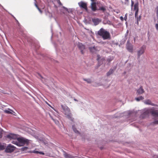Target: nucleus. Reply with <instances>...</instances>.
<instances>
[{
	"mask_svg": "<svg viewBox=\"0 0 158 158\" xmlns=\"http://www.w3.org/2000/svg\"><path fill=\"white\" fill-rule=\"evenodd\" d=\"M11 143L18 146H23L25 145H27L29 143V140L23 137H18L16 140H13Z\"/></svg>",
	"mask_w": 158,
	"mask_h": 158,
	"instance_id": "f257e3e1",
	"label": "nucleus"
},
{
	"mask_svg": "<svg viewBox=\"0 0 158 158\" xmlns=\"http://www.w3.org/2000/svg\"><path fill=\"white\" fill-rule=\"evenodd\" d=\"M151 114L154 117V118L156 120L154 123L156 124H158V120H157L158 118V111L157 110H155L154 108L149 109L143 113L144 115H147Z\"/></svg>",
	"mask_w": 158,
	"mask_h": 158,
	"instance_id": "f03ea898",
	"label": "nucleus"
},
{
	"mask_svg": "<svg viewBox=\"0 0 158 158\" xmlns=\"http://www.w3.org/2000/svg\"><path fill=\"white\" fill-rule=\"evenodd\" d=\"M98 34L102 37L103 40H106L110 38V33L103 28H101L98 31Z\"/></svg>",
	"mask_w": 158,
	"mask_h": 158,
	"instance_id": "7ed1b4c3",
	"label": "nucleus"
},
{
	"mask_svg": "<svg viewBox=\"0 0 158 158\" xmlns=\"http://www.w3.org/2000/svg\"><path fill=\"white\" fill-rule=\"evenodd\" d=\"M61 107L63 110L64 114L66 115V117L69 119H71L72 114L70 112L69 108L67 106H64L62 105H61Z\"/></svg>",
	"mask_w": 158,
	"mask_h": 158,
	"instance_id": "20e7f679",
	"label": "nucleus"
},
{
	"mask_svg": "<svg viewBox=\"0 0 158 158\" xmlns=\"http://www.w3.org/2000/svg\"><path fill=\"white\" fill-rule=\"evenodd\" d=\"M15 147L10 144L6 147L5 152L7 153H11L13 152L15 149Z\"/></svg>",
	"mask_w": 158,
	"mask_h": 158,
	"instance_id": "39448f33",
	"label": "nucleus"
},
{
	"mask_svg": "<svg viewBox=\"0 0 158 158\" xmlns=\"http://www.w3.org/2000/svg\"><path fill=\"white\" fill-rule=\"evenodd\" d=\"M18 135L10 133L6 136V137L10 140L13 139V140H16L18 138Z\"/></svg>",
	"mask_w": 158,
	"mask_h": 158,
	"instance_id": "423d86ee",
	"label": "nucleus"
},
{
	"mask_svg": "<svg viewBox=\"0 0 158 158\" xmlns=\"http://www.w3.org/2000/svg\"><path fill=\"white\" fill-rule=\"evenodd\" d=\"M146 48V46L143 45L140 48V50L138 51L137 55L139 58L144 53Z\"/></svg>",
	"mask_w": 158,
	"mask_h": 158,
	"instance_id": "0eeeda50",
	"label": "nucleus"
},
{
	"mask_svg": "<svg viewBox=\"0 0 158 158\" xmlns=\"http://www.w3.org/2000/svg\"><path fill=\"white\" fill-rule=\"evenodd\" d=\"M78 5L80 7L85 9L86 11H87L88 8L86 3L81 1L78 3Z\"/></svg>",
	"mask_w": 158,
	"mask_h": 158,
	"instance_id": "6e6552de",
	"label": "nucleus"
},
{
	"mask_svg": "<svg viewBox=\"0 0 158 158\" xmlns=\"http://www.w3.org/2000/svg\"><path fill=\"white\" fill-rule=\"evenodd\" d=\"M155 11L156 13V17L154 18V21L155 23H156V22H157L156 24V27L157 30L158 29V23H157L158 22V6L156 7L155 9Z\"/></svg>",
	"mask_w": 158,
	"mask_h": 158,
	"instance_id": "1a4fd4ad",
	"label": "nucleus"
},
{
	"mask_svg": "<svg viewBox=\"0 0 158 158\" xmlns=\"http://www.w3.org/2000/svg\"><path fill=\"white\" fill-rule=\"evenodd\" d=\"M134 10L135 11V18L138 16L139 12V4L138 3H136L135 4L134 6Z\"/></svg>",
	"mask_w": 158,
	"mask_h": 158,
	"instance_id": "9d476101",
	"label": "nucleus"
},
{
	"mask_svg": "<svg viewBox=\"0 0 158 158\" xmlns=\"http://www.w3.org/2000/svg\"><path fill=\"white\" fill-rule=\"evenodd\" d=\"M96 4V3L95 1L92 2L91 4V8L92 10L93 11H95L98 10L97 8Z\"/></svg>",
	"mask_w": 158,
	"mask_h": 158,
	"instance_id": "9b49d317",
	"label": "nucleus"
},
{
	"mask_svg": "<svg viewBox=\"0 0 158 158\" xmlns=\"http://www.w3.org/2000/svg\"><path fill=\"white\" fill-rule=\"evenodd\" d=\"M145 91L143 88V87L141 86L139 89L137 90L136 94L137 95L142 94Z\"/></svg>",
	"mask_w": 158,
	"mask_h": 158,
	"instance_id": "f8f14e48",
	"label": "nucleus"
},
{
	"mask_svg": "<svg viewBox=\"0 0 158 158\" xmlns=\"http://www.w3.org/2000/svg\"><path fill=\"white\" fill-rule=\"evenodd\" d=\"M78 46L79 49L81 50V52L82 54H83V50L85 49V46L82 43H79L78 45Z\"/></svg>",
	"mask_w": 158,
	"mask_h": 158,
	"instance_id": "ddd939ff",
	"label": "nucleus"
},
{
	"mask_svg": "<svg viewBox=\"0 0 158 158\" xmlns=\"http://www.w3.org/2000/svg\"><path fill=\"white\" fill-rule=\"evenodd\" d=\"M92 21L95 25H98L101 21L98 19H92Z\"/></svg>",
	"mask_w": 158,
	"mask_h": 158,
	"instance_id": "4468645a",
	"label": "nucleus"
},
{
	"mask_svg": "<svg viewBox=\"0 0 158 158\" xmlns=\"http://www.w3.org/2000/svg\"><path fill=\"white\" fill-rule=\"evenodd\" d=\"M127 49L129 52H132L133 51V47L131 45L128 44L127 45Z\"/></svg>",
	"mask_w": 158,
	"mask_h": 158,
	"instance_id": "2eb2a0df",
	"label": "nucleus"
},
{
	"mask_svg": "<svg viewBox=\"0 0 158 158\" xmlns=\"http://www.w3.org/2000/svg\"><path fill=\"white\" fill-rule=\"evenodd\" d=\"M64 156L65 158H74V156L68 154L66 153H64Z\"/></svg>",
	"mask_w": 158,
	"mask_h": 158,
	"instance_id": "dca6fc26",
	"label": "nucleus"
},
{
	"mask_svg": "<svg viewBox=\"0 0 158 158\" xmlns=\"http://www.w3.org/2000/svg\"><path fill=\"white\" fill-rule=\"evenodd\" d=\"M144 103L146 104L150 105L152 106L154 105V104L151 102V101L149 99L145 100L144 102Z\"/></svg>",
	"mask_w": 158,
	"mask_h": 158,
	"instance_id": "f3484780",
	"label": "nucleus"
},
{
	"mask_svg": "<svg viewBox=\"0 0 158 158\" xmlns=\"http://www.w3.org/2000/svg\"><path fill=\"white\" fill-rule=\"evenodd\" d=\"M144 98L142 96H140L138 97L135 98V99L138 102L139 101L141 100H143L144 99Z\"/></svg>",
	"mask_w": 158,
	"mask_h": 158,
	"instance_id": "a211bd4d",
	"label": "nucleus"
},
{
	"mask_svg": "<svg viewBox=\"0 0 158 158\" xmlns=\"http://www.w3.org/2000/svg\"><path fill=\"white\" fill-rule=\"evenodd\" d=\"M114 72V70L113 69H111L107 73V76H109L110 75V74H112Z\"/></svg>",
	"mask_w": 158,
	"mask_h": 158,
	"instance_id": "6ab92c4d",
	"label": "nucleus"
},
{
	"mask_svg": "<svg viewBox=\"0 0 158 158\" xmlns=\"http://www.w3.org/2000/svg\"><path fill=\"white\" fill-rule=\"evenodd\" d=\"M98 10H101L103 12H104L106 11V9L105 7L102 6L100 7L99 9H98Z\"/></svg>",
	"mask_w": 158,
	"mask_h": 158,
	"instance_id": "aec40b11",
	"label": "nucleus"
},
{
	"mask_svg": "<svg viewBox=\"0 0 158 158\" xmlns=\"http://www.w3.org/2000/svg\"><path fill=\"white\" fill-rule=\"evenodd\" d=\"M39 152L38 151H36L35 150H34L33 151H29L28 152L31 153H36V154H38L39 153Z\"/></svg>",
	"mask_w": 158,
	"mask_h": 158,
	"instance_id": "412c9836",
	"label": "nucleus"
},
{
	"mask_svg": "<svg viewBox=\"0 0 158 158\" xmlns=\"http://www.w3.org/2000/svg\"><path fill=\"white\" fill-rule=\"evenodd\" d=\"M113 60V57H110L108 58L107 60V61L110 63L111 61Z\"/></svg>",
	"mask_w": 158,
	"mask_h": 158,
	"instance_id": "4be33fe9",
	"label": "nucleus"
},
{
	"mask_svg": "<svg viewBox=\"0 0 158 158\" xmlns=\"http://www.w3.org/2000/svg\"><path fill=\"white\" fill-rule=\"evenodd\" d=\"M136 18L137 19V24H139L138 22H139V21L140 20V19H141V16H139V17H138L137 16V17H136Z\"/></svg>",
	"mask_w": 158,
	"mask_h": 158,
	"instance_id": "5701e85b",
	"label": "nucleus"
},
{
	"mask_svg": "<svg viewBox=\"0 0 158 158\" xmlns=\"http://www.w3.org/2000/svg\"><path fill=\"white\" fill-rule=\"evenodd\" d=\"M73 131L75 132V133H80L79 132L77 131V129L75 128L73 126Z\"/></svg>",
	"mask_w": 158,
	"mask_h": 158,
	"instance_id": "b1692460",
	"label": "nucleus"
},
{
	"mask_svg": "<svg viewBox=\"0 0 158 158\" xmlns=\"http://www.w3.org/2000/svg\"><path fill=\"white\" fill-rule=\"evenodd\" d=\"M84 80L86 81L88 83H90L91 82V81L90 79H84Z\"/></svg>",
	"mask_w": 158,
	"mask_h": 158,
	"instance_id": "393cba45",
	"label": "nucleus"
},
{
	"mask_svg": "<svg viewBox=\"0 0 158 158\" xmlns=\"http://www.w3.org/2000/svg\"><path fill=\"white\" fill-rule=\"evenodd\" d=\"M4 149V146L3 145L0 144V150H3Z\"/></svg>",
	"mask_w": 158,
	"mask_h": 158,
	"instance_id": "a878e982",
	"label": "nucleus"
},
{
	"mask_svg": "<svg viewBox=\"0 0 158 158\" xmlns=\"http://www.w3.org/2000/svg\"><path fill=\"white\" fill-rule=\"evenodd\" d=\"M89 49L90 50V51L91 52H93V50H95V48L94 47H90L89 48Z\"/></svg>",
	"mask_w": 158,
	"mask_h": 158,
	"instance_id": "bb28decb",
	"label": "nucleus"
},
{
	"mask_svg": "<svg viewBox=\"0 0 158 158\" xmlns=\"http://www.w3.org/2000/svg\"><path fill=\"white\" fill-rule=\"evenodd\" d=\"M4 112L8 114H12V113L10 111L7 110H4Z\"/></svg>",
	"mask_w": 158,
	"mask_h": 158,
	"instance_id": "cd10ccee",
	"label": "nucleus"
},
{
	"mask_svg": "<svg viewBox=\"0 0 158 158\" xmlns=\"http://www.w3.org/2000/svg\"><path fill=\"white\" fill-rule=\"evenodd\" d=\"M28 149V148L26 147H24L23 148H22L21 149V150L22 151H24L25 150H27V149Z\"/></svg>",
	"mask_w": 158,
	"mask_h": 158,
	"instance_id": "c85d7f7f",
	"label": "nucleus"
},
{
	"mask_svg": "<svg viewBox=\"0 0 158 158\" xmlns=\"http://www.w3.org/2000/svg\"><path fill=\"white\" fill-rule=\"evenodd\" d=\"M125 2H124V4L128 5L129 4V0H125Z\"/></svg>",
	"mask_w": 158,
	"mask_h": 158,
	"instance_id": "c756f323",
	"label": "nucleus"
},
{
	"mask_svg": "<svg viewBox=\"0 0 158 158\" xmlns=\"http://www.w3.org/2000/svg\"><path fill=\"white\" fill-rule=\"evenodd\" d=\"M127 14H126L125 15L124 17V19L125 21H126L127 19Z\"/></svg>",
	"mask_w": 158,
	"mask_h": 158,
	"instance_id": "7c9ffc66",
	"label": "nucleus"
},
{
	"mask_svg": "<svg viewBox=\"0 0 158 158\" xmlns=\"http://www.w3.org/2000/svg\"><path fill=\"white\" fill-rule=\"evenodd\" d=\"M134 4V2L132 0H131V7H132L133 6V5Z\"/></svg>",
	"mask_w": 158,
	"mask_h": 158,
	"instance_id": "2f4dec72",
	"label": "nucleus"
},
{
	"mask_svg": "<svg viewBox=\"0 0 158 158\" xmlns=\"http://www.w3.org/2000/svg\"><path fill=\"white\" fill-rule=\"evenodd\" d=\"M56 1H57V2L59 4V5H62V4L60 0H56Z\"/></svg>",
	"mask_w": 158,
	"mask_h": 158,
	"instance_id": "473e14b6",
	"label": "nucleus"
},
{
	"mask_svg": "<svg viewBox=\"0 0 158 158\" xmlns=\"http://www.w3.org/2000/svg\"><path fill=\"white\" fill-rule=\"evenodd\" d=\"M35 6H36V7L37 8V9H38V8H39V7L38 5H37V4H36V1L35 0Z\"/></svg>",
	"mask_w": 158,
	"mask_h": 158,
	"instance_id": "72a5a7b5",
	"label": "nucleus"
},
{
	"mask_svg": "<svg viewBox=\"0 0 158 158\" xmlns=\"http://www.w3.org/2000/svg\"><path fill=\"white\" fill-rule=\"evenodd\" d=\"M38 10H39V11L40 13L41 14H42V11L41 10V9L40 8H38Z\"/></svg>",
	"mask_w": 158,
	"mask_h": 158,
	"instance_id": "f704fd0d",
	"label": "nucleus"
},
{
	"mask_svg": "<svg viewBox=\"0 0 158 158\" xmlns=\"http://www.w3.org/2000/svg\"><path fill=\"white\" fill-rule=\"evenodd\" d=\"M39 153L40 154L43 155H44V152H39Z\"/></svg>",
	"mask_w": 158,
	"mask_h": 158,
	"instance_id": "c9c22d12",
	"label": "nucleus"
},
{
	"mask_svg": "<svg viewBox=\"0 0 158 158\" xmlns=\"http://www.w3.org/2000/svg\"><path fill=\"white\" fill-rule=\"evenodd\" d=\"M120 19L122 21H123L124 19L123 18L122 16H121L120 17Z\"/></svg>",
	"mask_w": 158,
	"mask_h": 158,
	"instance_id": "e433bc0d",
	"label": "nucleus"
},
{
	"mask_svg": "<svg viewBox=\"0 0 158 158\" xmlns=\"http://www.w3.org/2000/svg\"><path fill=\"white\" fill-rule=\"evenodd\" d=\"M53 120L55 122V123L56 124H57L58 123V121L57 120L55 121L54 119Z\"/></svg>",
	"mask_w": 158,
	"mask_h": 158,
	"instance_id": "4c0bfd02",
	"label": "nucleus"
},
{
	"mask_svg": "<svg viewBox=\"0 0 158 158\" xmlns=\"http://www.w3.org/2000/svg\"><path fill=\"white\" fill-rule=\"evenodd\" d=\"M2 137V133L0 134V138H1Z\"/></svg>",
	"mask_w": 158,
	"mask_h": 158,
	"instance_id": "58836bf2",
	"label": "nucleus"
},
{
	"mask_svg": "<svg viewBox=\"0 0 158 158\" xmlns=\"http://www.w3.org/2000/svg\"><path fill=\"white\" fill-rule=\"evenodd\" d=\"M8 110H10V111H13V110H10V109H8Z\"/></svg>",
	"mask_w": 158,
	"mask_h": 158,
	"instance_id": "ea45409f",
	"label": "nucleus"
},
{
	"mask_svg": "<svg viewBox=\"0 0 158 158\" xmlns=\"http://www.w3.org/2000/svg\"><path fill=\"white\" fill-rule=\"evenodd\" d=\"M92 2L95 1V0H91Z\"/></svg>",
	"mask_w": 158,
	"mask_h": 158,
	"instance_id": "a19ab883",
	"label": "nucleus"
},
{
	"mask_svg": "<svg viewBox=\"0 0 158 158\" xmlns=\"http://www.w3.org/2000/svg\"><path fill=\"white\" fill-rule=\"evenodd\" d=\"M74 100H75V101H77V100H76V99H74Z\"/></svg>",
	"mask_w": 158,
	"mask_h": 158,
	"instance_id": "79ce46f5",
	"label": "nucleus"
}]
</instances>
